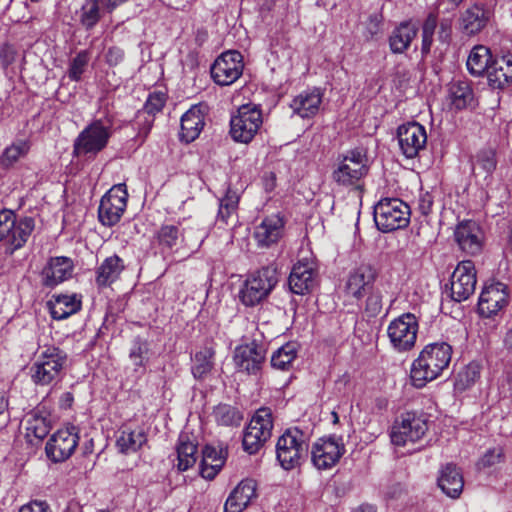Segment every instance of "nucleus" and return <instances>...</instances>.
Masks as SVG:
<instances>
[{"label":"nucleus","mask_w":512,"mask_h":512,"mask_svg":"<svg viewBox=\"0 0 512 512\" xmlns=\"http://www.w3.org/2000/svg\"><path fill=\"white\" fill-rule=\"evenodd\" d=\"M451 357L452 347L446 342L426 345L411 366L410 378L413 386L422 388L440 377L448 369Z\"/></svg>","instance_id":"obj_1"},{"label":"nucleus","mask_w":512,"mask_h":512,"mask_svg":"<svg viewBox=\"0 0 512 512\" xmlns=\"http://www.w3.org/2000/svg\"><path fill=\"white\" fill-rule=\"evenodd\" d=\"M34 228L32 217L18 218L13 210H0V243L4 245L6 253L13 254L24 247Z\"/></svg>","instance_id":"obj_2"},{"label":"nucleus","mask_w":512,"mask_h":512,"mask_svg":"<svg viewBox=\"0 0 512 512\" xmlns=\"http://www.w3.org/2000/svg\"><path fill=\"white\" fill-rule=\"evenodd\" d=\"M67 355L55 346L42 349L30 368L32 381L39 386L57 383L61 377Z\"/></svg>","instance_id":"obj_3"},{"label":"nucleus","mask_w":512,"mask_h":512,"mask_svg":"<svg viewBox=\"0 0 512 512\" xmlns=\"http://www.w3.org/2000/svg\"><path fill=\"white\" fill-rule=\"evenodd\" d=\"M368 172L369 160L366 152L354 149L342 156L332 173V178L338 185L361 189L362 180Z\"/></svg>","instance_id":"obj_4"},{"label":"nucleus","mask_w":512,"mask_h":512,"mask_svg":"<svg viewBox=\"0 0 512 512\" xmlns=\"http://www.w3.org/2000/svg\"><path fill=\"white\" fill-rule=\"evenodd\" d=\"M307 453V436L298 428L287 429L278 438L276 456L283 469L291 470L300 466Z\"/></svg>","instance_id":"obj_5"},{"label":"nucleus","mask_w":512,"mask_h":512,"mask_svg":"<svg viewBox=\"0 0 512 512\" xmlns=\"http://www.w3.org/2000/svg\"><path fill=\"white\" fill-rule=\"evenodd\" d=\"M277 282V271L274 267H264L250 274L239 291L240 301L245 306L259 304L267 298Z\"/></svg>","instance_id":"obj_6"},{"label":"nucleus","mask_w":512,"mask_h":512,"mask_svg":"<svg viewBox=\"0 0 512 512\" xmlns=\"http://www.w3.org/2000/svg\"><path fill=\"white\" fill-rule=\"evenodd\" d=\"M409 220V206L398 198L382 199L374 207L375 224L384 233L405 228Z\"/></svg>","instance_id":"obj_7"},{"label":"nucleus","mask_w":512,"mask_h":512,"mask_svg":"<svg viewBox=\"0 0 512 512\" xmlns=\"http://www.w3.org/2000/svg\"><path fill=\"white\" fill-rule=\"evenodd\" d=\"M110 137V126L105 125L101 120H95L74 140L73 154L80 158H94L107 146Z\"/></svg>","instance_id":"obj_8"},{"label":"nucleus","mask_w":512,"mask_h":512,"mask_svg":"<svg viewBox=\"0 0 512 512\" xmlns=\"http://www.w3.org/2000/svg\"><path fill=\"white\" fill-rule=\"evenodd\" d=\"M428 431V422L423 415L407 412L392 425L390 439L393 445L405 447L420 441Z\"/></svg>","instance_id":"obj_9"},{"label":"nucleus","mask_w":512,"mask_h":512,"mask_svg":"<svg viewBox=\"0 0 512 512\" xmlns=\"http://www.w3.org/2000/svg\"><path fill=\"white\" fill-rule=\"evenodd\" d=\"M419 324L412 313H404L393 319L387 327V336L393 350L404 353L416 344Z\"/></svg>","instance_id":"obj_10"},{"label":"nucleus","mask_w":512,"mask_h":512,"mask_svg":"<svg viewBox=\"0 0 512 512\" xmlns=\"http://www.w3.org/2000/svg\"><path fill=\"white\" fill-rule=\"evenodd\" d=\"M272 413L268 408L256 411L243 433V448L249 454L257 453L271 437Z\"/></svg>","instance_id":"obj_11"},{"label":"nucleus","mask_w":512,"mask_h":512,"mask_svg":"<svg viewBox=\"0 0 512 512\" xmlns=\"http://www.w3.org/2000/svg\"><path fill=\"white\" fill-rule=\"evenodd\" d=\"M263 123L261 110L252 104L242 105L230 121V134L235 141L250 142Z\"/></svg>","instance_id":"obj_12"},{"label":"nucleus","mask_w":512,"mask_h":512,"mask_svg":"<svg viewBox=\"0 0 512 512\" xmlns=\"http://www.w3.org/2000/svg\"><path fill=\"white\" fill-rule=\"evenodd\" d=\"M125 184L114 185L102 198L98 208L99 221L108 227L118 223L127 207Z\"/></svg>","instance_id":"obj_13"},{"label":"nucleus","mask_w":512,"mask_h":512,"mask_svg":"<svg viewBox=\"0 0 512 512\" xmlns=\"http://www.w3.org/2000/svg\"><path fill=\"white\" fill-rule=\"evenodd\" d=\"M345 453V445L341 438L323 437L312 446L311 459L319 470H327L336 465Z\"/></svg>","instance_id":"obj_14"},{"label":"nucleus","mask_w":512,"mask_h":512,"mask_svg":"<svg viewBox=\"0 0 512 512\" xmlns=\"http://www.w3.org/2000/svg\"><path fill=\"white\" fill-rule=\"evenodd\" d=\"M476 270L472 261L460 262L451 275V298L456 302L467 300L476 289Z\"/></svg>","instance_id":"obj_15"},{"label":"nucleus","mask_w":512,"mask_h":512,"mask_svg":"<svg viewBox=\"0 0 512 512\" xmlns=\"http://www.w3.org/2000/svg\"><path fill=\"white\" fill-rule=\"evenodd\" d=\"M243 72V59L238 51L222 53L211 67L213 80L221 86L233 84Z\"/></svg>","instance_id":"obj_16"},{"label":"nucleus","mask_w":512,"mask_h":512,"mask_svg":"<svg viewBox=\"0 0 512 512\" xmlns=\"http://www.w3.org/2000/svg\"><path fill=\"white\" fill-rule=\"evenodd\" d=\"M78 441L79 437L75 427L60 429L47 442L46 455L53 462H63L74 453Z\"/></svg>","instance_id":"obj_17"},{"label":"nucleus","mask_w":512,"mask_h":512,"mask_svg":"<svg viewBox=\"0 0 512 512\" xmlns=\"http://www.w3.org/2000/svg\"><path fill=\"white\" fill-rule=\"evenodd\" d=\"M397 138L402 153L407 158H414L424 149L427 142L425 128L417 122L399 126Z\"/></svg>","instance_id":"obj_18"},{"label":"nucleus","mask_w":512,"mask_h":512,"mask_svg":"<svg viewBox=\"0 0 512 512\" xmlns=\"http://www.w3.org/2000/svg\"><path fill=\"white\" fill-rule=\"evenodd\" d=\"M265 355L266 349L256 341L240 345L234 352L235 366L239 371L256 374L261 369Z\"/></svg>","instance_id":"obj_19"},{"label":"nucleus","mask_w":512,"mask_h":512,"mask_svg":"<svg viewBox=\"0 0 512 512\" xmlns=\"http://www.w3.org/2000/svg\"><path fill=\"white\" fill-rule=\"evenodd\" d=\"M454 237L459 248L467 254L476 255L482 250L484 234L474 221L460 222L455 228Z\"/></svg>","instance_id":"obj_20"},{"label":"nucleus","mask_w":512,"mask_h":512,"mask_svg":"<svg viewBox=\"0 0 512 512\" xmlns=\"http://www.w3.org/2000/svg\"><path fill=\"white\" fill-rule=\"evenodd\" d=\"M508 303L507 286L501 282L486 286L479 297L478 309L480 314L490 317L496 314Z\"/></svg>","instance_id":"obj_21"},{"label":"nucleus","mask_w":512,"mask_h":512,"mask_svg":"<svg viewBox=\"0 0 512 512\" xmlns=\"http://www.w3.org/2000/svg\"><path fill=\"white\" fill-rule=\"evenodd\" d=\"M73 270L72 259L64 256L51 257L42 269V284L45 287L53 288L68 280L72 276Z\"/></svg>","instance_id":"obj_22"},{"label":"nucleus","mask_w":512,"mask_h":512,"mask_svg":"<svg viewBox=\"0 0 512 512\" xmlns=\"http://www.w3.org/2000/svg\"><path fill=\"white\" fill-rule=\"evenodd\" d=\"M377 277V271L369 264H362L350 272L346 291L349 295L360 299L366 295L373 287Z\"/></svg>","instance_id":"obj_23"},{"label":"nucleus","mask_w":512,"mask_h":512,"mask_svg":"<svg viewBox=\"0 0 512 512\" xmlns=\"http://www.w3.org/2000/svg\"><path fill=\"white\" fill-rule=\"evenodd\" d=\"M284 220L280 214H272L265 217L255 227L254 238L260 247H270L282 237Z\"/></svg>","instance_id":"obj_24"},{"label":"nucleus","mask_w":512,"mask_h":512,"mask_svg":"<svg viewBox=\"0 0 512 512\" xmlns=\"http://www.w3.org/2000/svg\"><path fill=\"white\" fill-rule=\"evenodd\" d=\"M257 484L253 479L242 480L229 494L224 512H243L256 498Z\"/></svg>","instance_id":"obj_25"},{"label":"nucleus","mask_w":512,"mask_h":512,"mask_svg":"<svg viewBox=\"0 0 512 512\" xmlns=\"http://www.w3.org/2000/svg\"><path fill=\"white\" fill-rule=\"evenodd\" d=\"M490 13L483 5L474 4L463 11L459 18V27L466 36L480 33L487 25Z\"/></svg>","instance_id":"obj_26"},{"label":"nucleus","mask_w":512,"mask_h":512,"mask_svg":"<svg viewBox=\"0 0 512 512\" xmlns=\"http://www.w3.org/2000/svg\"><path fill=\"white\" fill-rule=\"evenodd\" d=\"M418 34V26L412 20L401 22L389 36V47L392 53L402 54L410 47Z\"/></svg>","instance_id":"obj_27"},{"label":"nucleus","mask_w":512,"mask_h":512,"mask_svg":"<svg viewBox=\"0 0 512 512\" xmlns=\"http://www.w3.org/2000/svg\"><path fill=\"white\" fill-rule=\"evenodd\" d=\"M204 125V112L202 107L199 105L192 106L181 117V140L186 143L193 142L199 137Z\"/></svg>","instance_id":"obj_28"},{"label":"nucleus","mask_w":512,"mask_h":512,"mask_svg":"<svg viewBox=\"0 0 512 512\" xmlns=\"http://www.w3.org/2000/svg\"><path fill=\"white\" fill-rule=\"evenodd\" d=\"M322 97L319 89L303 91L292 100L290 107L301 118H311L318 113Z\"/></svg>","instance_id":"obj_29"},{"label":"nucleus","mask_w":512,"mask_h":512,"mask_svg":"<svg viewBox=\"0 0 512 512\" xmlns=\"http://www.w3.org/2000/svg\"><path fill=\"white\" fill-rule=\"evenodd\" d=\"M314 284V269L311 263H296L289 276V286L293 293L303 295L308 292Z\"/></svg>","instance_id":"obj_30"},{"label":"nucleus","mask_w":512,"mask_h":512,"mask_svg":"<svg viewBox=\"0 0 512 512\" xmlns=\"http://www.w3.org/2000/svg\"><path fill=\"white\" fill-rule=\"evenodd\" d=\"M48 307L53 319L62 320L80 310L81 299L76 294L54 295L48 302Z\"/></svg>","instance_id":"obj_31"},{"label":"nucleus","mask_w":512,"mask_h":512,"mask_svg":"<svg viewBox=\"0 0 512 512\" xmlns=\"http://www.w3.org/2000/svg\"><path fill=\"white\" fill-rule=\"evenodd\" d=\"M147 442V435L140 427L132 429L124 427L120 430L116 440V447L120 453L132 454L137 452Z\"/></svg>","instance_id":"obj_32"},{"label":"nucleus","mask_w":512,"mask_h":512,"mask_svg":"<svg viewBox=\"0 0 512 512\" xmlns=\"http://www.w3.org/2000/svg\"><path fill=\"white\" fill-rule=\"evenodd\" d=\"M487 79L494 89H502L512 81V58L494 60L488 69Z\"/></svg>","instance_id":"obj_33"},{"label":"nucleus","mask_w":512,"mask_h":512,"mask_svg":"<svg viewBox=\"0 0 512 512\" xmlns=\"http://www.w3.org/2000/svg\"><path fill=\"white\" fill-rule=\"evenodd\" d=\"M438 485L447 496L457 498L463 490V476L455 465L447 464L441 471Z\"/></svg>","instance_id":"obj_34"},{"label":"nucleus","mask_w":512,"mask_h":512,"mask_svg":"<svg viewBox=\"0 0 512 512\" xmlns=\"http://www.w3.org/2000/svg\"><path fill=\"white\" fill-rule=\"evenodd\" d=\"M490 50L483 46H475L467 59V69L470 74L474 76H481L484 73L488 74V69L492 64Z\"/></svg>","instance_id":"obj_35"},{"label":"nucleus","mask_w":512,"mask_h":512,"mask_svg":"<svg viewBox=\"0 0 512 512\" xmlns=\"http://www.w3.org/2000/svg\"><path fill=\"white\" fill-rule=\"evenodd\" d=\"M123 267L122 260L117 255L106 258L97 269V284L99 286L111 284L119 277Z\"/></svg>","instance_id":"obj_36"},{"label":"nucleus","mask_w":512,"mask_h":512,"mask_svg":"<svg viewBox=\"0 0 512 512\" xmlns=\"http://www.w3.org/2000/svg\"><path fill=\"white\" fill-rule=\"evenodd\" d=\"M215 349L212 345L205 346L199 350L194 358L192 374L197 379L205 378L213 369Z\"/></svg>","instance_id":"obj_37"},{"label":"nucleus","mask_w":512,"mask_h":512,"mask_svg":"<svg viewBox=\"0 0 512 512\" xmlns=\"http://www.w3.org/2000/svg\"><path fill=\"white\" fill-rule=\"evenodd\" d=\"M297 353L298 345L293 342H288L273 353L271 364L276 369L287 371L292 368Z\"/></svg>","instance_id":"obj_38"},{"label":"nucleus","mask_w":512,"mask_h":512,"mask_svg":"<svg viewBox=\"0 0 512 512\" xmlns=\"http://www.w3.org/2000/svg\"><path fill=\"white\" fill-rule=\"evenodd\" d=\"M449 98L453 107L458 110L468 107L473 101V91L467 82L452 83Z\"/></svg>","instance_id":"obj_39"},{"label":"nucleus","mask_w":512,"mask_h":512,"mask_svg":"<svg viewBox=\"0 0 512 512\" xmlns=\"http://www.w3.org/2000/svg\"><path fill=\"white\" fill-rule=\"evenodd\" d=\"M197 446L188 440L187 436H180L177 447L178 469L186 471L196 463Z\"/></svg>","instance_id":"obj_40"},{"label":"nucleus","mask_w":512,"mask_h":512,"mask_svg":"<svg viewBox=\"0 0 512 512\" xmlns=\"http://www.w3.org/2000/svg\"><path fill=\"white\" fill-rule=\"evenodd\" d=\"M480 377V365L472 362L461 369L455 378L454 388L457 392H463L472 387Z\"/></svg>","instance_id":"obj_41"},{"label":"nucleus","mask_w":512,"mask_h":512,"mask_svg":"<svg viewBox=\"0 0 512 512\" xmlns=\"http://www.w3.org/2000/svg\"><path fill=\"white\" fill-rule=\"evenodd\" d=\"M238 202L239 196L229 190L220 200L217 222L229 225L235 218Z\"/></svg>","instance_id":"obj_42"},{"label":"nucleus","mask_w":512,"mask_h":512,"mask_svg":"<svg viewBox=\"0 0 512 512\" xmlns=\"http://www.w3.org/2000/svg\"><path fill=\"white\" fill-rule=\"evenodd\" d=\"M27 436H33L37 440H42L50 431L49 420L35 411L29 414L27 419Z\"/></svg>","instance_id":"obj_43"},{"label":"nucleus","mask_w":512,"mask_h":512,"mask_svg":"<svg viewBox=\"0 0 512 512\" xmlns=\"http://www.w3.org/2000/svg\"><path fill=\"white\" fill-rule=\"evenodd\" d=\"M30 150V143L27 140H17L13 142L10 146H8L2 156L0 161L2 165L8 167L16 163L21 158L25 157Z\"/></svg>","instance_id":"obj_44"},{"label":"nucleus","mask_w":512,"mask_h":512,"mask_svg":"<svg viewBox=\"0 0 512 512\" xmlns=\"http://www.w3.org/2000/svg\"><path fill=\"white\" fill-rule=\"evenodd\" d=\"M129 359L135 371L144 370L149 359V344L146 340L137 338L133 341L129 352Z\"/></svg>","instance_id":"obj_45"},{"label":"nucleus","mask_w":512,"mask_h":512,"mask_svg":"<svg viewBox=\"0 0 512 512\" xmlns=\"http://www.w3.org/2000/svg\"><path fill=\"white\" fill-rule=\"evenodd\" d=\"M214 417L218 424L224 426L238 425L243 418L239 410L226 404L218 405L215 408Z\"/></svg>","instance_id":"obj_46"},{"label":"nucleus","mask_w":512,"mask_h":512,"mask_svg":"<svg viewBox=\"0 0 512 512\" xmlns=\"http://www.w3.org/2000/svg\"><path fill=\"white\" fill-rule=\"evenodd\" d=\"M100 7L97 0H86L82 5L80 22L86 29H92L100 20Z\"/></svg>","instance_id":"obj_47"},{"label":"nucleus","mask_w":512,"mask_h":512,"mask_svg":"<svg viewBox=\"0 0 512 512\" xmlns=\"http://www.w3.org/2000/svg\"><path fill=\"white\" fill-rule=\"evenodd\" d=\"M473 170H481L487 174L496 168L495 152L491 149L481 150L472 160Z\"/></svg>","instance_id":"obj_48"},{"label":"nucleus","mask_w":512,"mask_h":512,"mask_svg":"<svg viewBox=\"0 0 512 512\" xmlns=\"http://www.w3.org/2000/svg\"><path fill=\"white\" fill-rule=\"evenodd\" d=\"M90 59V54L87 50L80 51L70 62L68 77L72 81H79L81 79L82 74L84 73L88 62Z\"/></svg>","instance_id":"obj_49"},{"label":"nucleus","mask_w":512,"mask_h":512,"mask_svg":"<svg viewBox=\"0 0 512 512\" xmlns=\"http://www.w3.org/2000/svg\"><path fill=\"white\" fill-rule=\"evenodd\" d=\"M179 237V229L174 225L162 226L158 232L159 242L170 248L177 244Z\"/></svg>","instance_id":"obj_50"},{"label":"nucleus","mask_w":512,"mask_h":512,"mask_svg":"<svg viewBox=\"0 0 512 512\" xmlns=\"http://www.w3.org/2000/svg\"><path fill=\"white\" fill-rule=\"evenodd\" d=\"M225 461L226 456L222 449H217L213 446H206L204 448L202 458V463H204V465L221 462V466H224Z\"/></svg>","instance_id":"obj_51"},{"label":"nucleus","mask_w":512,"mask_h":512,"mask_svg":"<svg viewBox=\"0 0 512 512\" xmlns=\"http://www.w3.org/2000/svg\"><path fill=\"white\" fill-rule=\"evenodd\" d=\"M366 300L365 312L369 317L377 316L382 310V296L380 292L371 291Z\"/></svg>","instance_id":"obj_52"},{"label":"nucleus","mask_w":512,"mask_h":512,"mask_svg":"<svg viewBox=\"0 0 512 512\" xmlns=\"http://www.w3.org/2000/svg\"><path fill=\"white\" fill-rule=\"evenodd\" d=\"M165 102L166 95L163 92H153L149 95L145 103V109L148 113L154 114L163 108Z\"/></svg>","instance_id":"obj_53"},{"label":"nucleus","mask_w":512,"mask_h":512,"mask_svg":"<svg viewBox=\"0 0 512 512\" xmlns=\"http://www.w3.org/2000/svg\"><path fill=\"white\" fill-rule=\"evenodd\" d=\"M503 460V451L501 448H493L488 450L479 461V465L483 468L494 466Z\"/></svg>","instance_id":"obj_54"},{"label":"nucleus","mask_w":512,"mask_h":512,"mask_svg":"<svg viewBox=\"0 0 512 512\" xmlns=\"http://www.w3.org/2000/svg\"><path fill=\"white\" fill-rule=\"evenodd\" d=\"M124 59V51L116 46L110 47L106 53V62L110 66H117Z\"/></svg>","instance_id":"obj_55"},{"label":"nucleus","mask_w":512,"mask_h":512,"mask_svg":"<svg viewBox=\"0 0 512 512\" xmlns=\"http://www.w3.org/2000/svg\"><path fill=\"white\" fill-rule=\"evenodd\" d=\"M19 512H52L50 506L45 501H31L23 505Z\"/></svg>","instance_id":"obj_56"},{"label":"nucleus","mask_w":512,"mask_h":512,"mask_svg":"<svg viewBox=\"0 0 512 512\" xmlns=\"http://www.w3.org/2000/svg\"><path fill=\"white\" fill-rule=\"evenodd\" d=\"M222 467L221 462L208 465H204V463L201 462V476L205 479L212 480L220 472Z\"/></svg>","instance_id":"obj_57"},{"label":"nucleus","mask_w":512,"mask_h":512,"mask_svg":"<svg viewBox=\"0 0 512 512\" xmlns=\"http://www.w3.org/2000/svg\"><path fill=\"white\" fill-rule=\"evenodd\" d=\"M418 206H419V209H420V211H421V213L423 215H428L431 212V210H432L433 197L429 193L423 194L419 198Z\"/></svg>","instance_id":"obj_58"},{"label":"nucleus","mask_w":512,"mask_h":512,"mask_svg":"<svg viewBox=\"0 0 512 512\" xmlns=\"http://www.w3.org/2000/svg\"><path fill=\"white\" fill-rule=\"evenodd\" d=\"M436 27L437 16L433 13H430L423 24L422 33L434 35Z\"/></svg>","instance_id":"obj_59"},{"label":"nucleus","mask_w":512,"mask_h":512,"mask_svg":"<svg viewBox=\"0 0 512 512\" xmlns=\"http://www.w3.org/2000/svg\"><path fill=\"white\" fill-rule=\"evenodd\" d=\"M432 42H433V35L422 33V45H421L422 55H427L430 52Z\"/></svg>","instance_id":"obj_60"},{"label":"nucleus","mask_w":512,"mask_h":512,"mask_svg":"<svg viewBox=\"0 0 512 512\" xmlns=\"http://www.w3.org/2000/svg\"><path fill=\"white\" fill-rule=\"evenodd\" d=\"M504 343L508 349L512 350V327L507 331L506 336L504 338Z\"/></svg>","instance_id":"obj_61"},{"label":"nucleus","mask_w":512,"mask_h":512,"mask_svg":"<svg viewBox=\"0 0 512 512\" xmlns=\"http://www.w3.org/2000/svg\"><path fill=\"white\" fill-rule=\"evenodd\" d=\"M8 406L7 400L4 395L0 392V415L6 410Z\"/></svg>","instance_id":"obj_62"},{"label":"nucleus","mask_w":512,"mask_h":512,"mask_svg":"<svg viewBox=\"0 0 512 512\" xmlns=\"http://www.w3.org/2000/svg\"><path fill=\"white\" fill-rule=\"evenodd\" d=\"M358 512H376V509L373 505H361L358 509Z\"/></svg>","instance_id":"obj_63"},{"label":"nucleus","mask_w":512,"mask_h":512,"mask_svg":"<svg viewBox=\"0 0 512 512\" xmlns=\"http://www.w3.org/2000/svg\"><path fill=\"white\" fill-rule=\"evenodd\" d=\"M506 381H507L510 389H512V370L507 372Z\"/></svg>","instance_id":"obj_64"}]
</instances>
